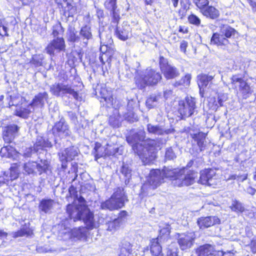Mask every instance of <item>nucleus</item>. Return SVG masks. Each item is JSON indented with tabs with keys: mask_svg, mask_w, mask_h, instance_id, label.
<instances>
[{
	"mask_svg": "<svg viewBox=\"0 0 256 256\" xmlns=\"http://www.w3.org/2000/svg\"><path fill=\"white\" fill-rule=\"evenodd\" d=\"M213 247L210 244H205L198 246L195 252L197 256H210Z\"/></svg>",
	"mask_w": 256,
	"mask_h": 256,
	"instance_id": "473e14b6",
	"label": "nucleus"
},
{
	"mask_svg": "<svg viewBox=\"0 0 256 256\" xmlns=\"http://www.w3.org/2000/svg\"><path fill=\"white\" fill-rule=\"evenodd\" d=\"M207 134L202 132L192 134L191 136L196 142L200 152L204 151L206 148V138Z\"/></svg>",
	"mask_w": 256,
	"mask_h": 256,
	"instance_id": "aec40b11",
	"label": "nucleus"
},
{
	"mask_svg": "<svg viewBox=\"0 0 256 256\" xmlns=\"http://www.w3.org/2000/svg\"><path fill=\"white\" fill-rule=\"evenodd\" d=\"M133 245L130 242L123 240L120 246L118 256H129L132 252Z\"/></svg>",
	"mask_w": 256,
	"mask_h": 256,
	"instance_id": "c756f323",
	"label": "nucleus"
},
{
	"mask_svg": "<svg viewBox=\"0 0 256 256\" xmlns=\"http://www.w3.org/2000/svg\"><path fill=\"white\" fill-rule=\"evenodd\" d=\"M160 70L166 80L175 79L180 75L178 70L171 65L168 58L160 56L158 60Z\"/></svg>",
	"mask_w": 256,
	"mask_h": 256,
	"instance_id": "423d86ee",
	"label": "nucleus"
},
{
	"mask_svg": "<svg viewBox=\"0 0 256 256\" xmlns=\"http://www.w3.org/2000/svg\"><path fill=\"white\" fill-rule=\"evenodd\" d=\"M118 117V116L116 115L110 116L108 118L110 125L114 128L118 127L120 126V122Z\"/></svg>",
	"mask_w": 256,
	"mask_h": 256,
	"instance_id": "864d4df0",
	"label": "nucleus"
},
{
	"mask_svg": "<svg viewBox=\"0 0 256 256\" xmlns=\"http://www.w3.org/2000/svg\"><path fill=\"white\" fill-rule=\"evenodd\" d=\"M222 250H216L213 247L210 256H222Z\"/></svg>",
	"mask_w": 256,
	"mask_h": 256,
	"instance_id": "69168bd1",
	"label": "nucleus"
},
{
	"mask_svg": "<svg viewBox=\"0 0 256 256\" xmlns=\"http://www.w3.org/2000/svg\"><path fill=\"white\" fill-rule=\"evenodd\" d=\"M104 46H102L100 48V54L99 56V59L103 66L106 62H107L108 64H110L112 61V54L111 52L107 50L104 51L102 50V48Z\"/></svg>",
	"mask_w": 256,
	"mask_h": 256,
	"instance_id": "58836bf2",
	"label": "nucleus"
},
{
	"mask_svg": "<svg viewBox=\"0 0 256 256\" xmlns=\"http://www.w3.org/2000/svg\"><path fill=\"white\" fill-rule=\"evenodd\" d=\"M64 32V28L62 26L60 22H58L56 24L53 26L52 34L54 37H58L60 34H62Z\"/></svg>",
	"mask_w": 256,
	"mask_h": 256,
	"instance_id": "8fccbe9b",
	"label": "nucleus"
},
{
	"mask_svg": "<svg viewBox=\"0 0 256 256\" xmlns=\"http://www.w3.org/2000/svg\"><path fill=\"white\" fill-rule=\"evenodd\" d=\"M196 224L200 230H204L220 224V220L216 216H201L197 219Z\"/></svg>",
	"mask_w": 256,
	"mask_h": 256,
	"instance_id": "4468645a",
	"label": "nucleus"
},
{
	"mask_svg": "<svg viewBox=\"0 0 256 256\" xmlns=\"http://www.w3.org/2000/svg\"><path fill=\"white\" fill-rule=\"evenodd\" d=\"M78 208L72 204H68L66 206V212L70 220L73 219L74 222L81 220L82 212H78Z\"/></svg>",
	"mask_w": 256,
	"mask_h": 256,
	"instance_id": "393cba45",
	"label": "nucleus"
},
{
	"mask_svg": "<svg viewBox=\"0 0 256 256\" xmlns=\"http://www.w3.org/2000/svg\"><path fill=\"white\" fill-rule=\"evenodd\" d=\"M176 236L177 243L181 250L188 251L194 245L196 236L194 232L176 233Z\"/></svg>",
	"mask_w": 256,
	"mask_h": 256,
	"instance_id": "0eeeda50",
	"label": "nucleus"
},
{
	"mask_svg": "<svg viewBox=\"0 0 256 256\" xmlns=\"http://www.w3.org/2000/svg\"><path fill=\"white\" fill-rule=\"evenodd\" d=\"M63 1L66 2V6H64L62 2H58L56 3L60 12L65 16L68 18L73 17L77 13L78 8L76 6H73L72 4L68 2L67 0H63Z\"/></svg>",
	"mask_w": 256,
	"mask_h": 256,
	"instance_id": "dca6fc26",
	"label": "nucleus"
},
{
	"mask_svg": "<svg viewBox=\"0 0 256 256\" xmlns=\"http://www.w3.org/2000/svg\"><path fill=\"white\" fill-rule=\"evenodd\" d=\"M120 226V224L118 222H117L116 220H115L112 222L111 224V226H109V228H110V230H116Z\"/></svg>",
	"mask_w": 256,
	"mask_h": 256,
	"instance_id": "0e129e2a",
	"label": "nucleus"
},
{
	"mask_svg": "<svg viewBox=\"0 0 256 256\" xmlns=\"http://www.w3.org/2000/svg\"><path fill=\"white\" fill-rule=\"evenodd\" d=\"M37 172L40 175L43 174H46L48 172H50L52 166L50 162L48 160H40L39 162H37Z\"/></svg>",
	"mask_w": 256,
	"mask_h": 256,
	"instance_id": "7c9ffc66",
	"label": "nucleus"
},
{
	"mask_svg": "<svg viewBox=\"0 0 256 256\" xmlns=\"http://www.w3.org/2000/svg\"><path fill=\"white\" fill-rule=\"evenodd\" d=\"M30 63L36 68L42 65V58L40 55L34 54L30 58Z\"/></svg>",
	"mask_w": 256,
	"mask_h": 256,
	"instance_id": "3c124183",
	"label": "nucleus"
},
{
	"mask_svg": "<svg viewBox=\"0 0 256 256\" xmlns=\"http://www.w3.org/2000/svg\"><path fill=\"white\" fill-rule=\"evenodd\" d=\"M12 234L14 238L23 236L28 237L32 236L34 232L32 228L24 225L20 230L12 232Z\"/></svg>",
	"mask_w": 256,
	"mask_h": 256,
	"instance_id": "72a5a7b5",
	"label": "nucleus"
},
{
	"mask_svg": "<svg viewBox=\"0 0 256 256\" xmlns=\"http://www.w3.org/2000/svg\"><path fill=\"white\" fill-rule=\"evenodd\" d=\"M146 130L149 134H163V130L158 125L154 126L150 124L146 125Z\"/></svg>",
	"mask_w": 256,
	"mask_h": 256,
	"instance_id": "49530a36",
	"label": "nucleus"
},
{
	"mask_svg": "<svg viewBox=\"0 0 256 256\" xmlns=\"http://www.w3.org/2000/svg\"><path fill=\"white\" fill-rule=\"evenodd\" d=\"M132 28L129 25L123 26L122 28L116 26L114 29V34L120 40L126 41L130 37Z\"/></svg>",
	"mask_w": 256,
	"mask_h": 256,
	"instance_id": "412c9836",
	"label": "nucleus"
},
{
	"mask_svg": "<svg viewBox=\"0 0 256 256\" xmlns=\"http://www.w3.org/2000/svg\"><path fill=\"white\" fill-rule=\"evenodd\" d=\"M80 34L84 40H86V42H84V43L85 45H87L88 40L92 39V38L91 28L88 25L82 26L80 30Z\"/></svg>",
	"mask_w": 256,
	"mask_h": 256,
	"instance_id": "a19ab883",
	"label": "nucleus"
},
{
	"mask_svg": "<svg viewBox=\"0 0 256 256\" xmlns=\"http://www.w3.org/2000/svg\"><path fill=\"white\" fill-rule=\"evenodd\" d=\"M19 127L16 124H10L4 128L2 138L6 143L10 144L14 140L18 132Z\"/></svg>",
	"mask_w": 256,
	"mask_h": 256,
	"instance_id": "2eb2a0df",
	"label": "nucleus"
},
{
	"mask_svg": "<svg viewBox=\"0 0 256 256\" xmlns=\"http://www.w3.org/2000/svg\"><path fill=\"white\" fill-rule=\"evenodd\" d=\"M48 98V96L47 92H39L34 96L31 102L29 104V106H40L41 108H42L44 105V100H47Z\"/></svg>",
	"mask_w": 256,
	"mask_h": 256,
	"instance_id": "a878e982",
	"label": "nucleus"
},
{
	"mask_svg": "<svg viewBox=\"0 0 256 256\" xmlns=\"http://www.w3.org/2000/svg\"><path fill=\"white\" fill-rule=\"evenodd\" d=\"M230 84L236 94L243 100L247 99L252 94L254 90L250 84L238 74L232 75Z\"/></svg>",
	"mask_w": 256,
	"mask_h": 256,
	"instance_id": "20e7f679",
	"label": "nucleus"
},
{
	"mask_svg": "<svg viewBox=\"0 0 256 256\" xmlns=\"http://www.w3.org/2000/svg\"><path fill=\"white\" fill-rule=\"evenodd\" d=\"M196 100L191 96H186L178 101L176 112L180 120H186L196 112Z\"/></svg>",
	"mask_w": 256,
	"mask_h": 256,
	"instance_id": "39448f33",
	"label": "nucleus"
},
{
	"mask_svg": "<svg viewBox=\"0 0 256 256\" xmlns=\"http://www.w3.org/2000/svg\"><path fill=\"white\" fill-rule=\"evenodd\" d=\"M128 201L124 188L116 187L108 198L100 202V208L110 211L117 210L124 207Z\"/></svg>",
	"mask_w": 256,
	"mask_h": 256,
	"instance_id": "f03ea898",
	"label": "nucleus"
},
{
	"mask_svg": "<svg viewBox=\"0 0 256 256\" xmlns=\"http://www.w3.org/2000/svg\"><path fill=\"white\" fill-rule=\"evenodd\" d=\"M4 20L0 19V35L2 36H8L7 28L3 24Z\"/></svg>",
	"mask_w": 256,
	"mask_h": 256,
	"instance_id": "6e6d98bb",
	"label": "nucleus"
},
{
	"mask_svg": "<svg viewBox=\"0 0 256 256\" xmlns=\"http://www.w3.org/2000/svg\"><path fill=\"white\" fill-rule=\"evenodd\" d=\"M216 172L214 168H204L200 172L198 183L206 186H212L214 184L212 182L216 179Z\"/></svg>",
	"mask_w": 256,
	"mask_h": 256,
	"instance_id": "9b49d317",
	"label": "nucleus"
},
{
	"mask_svg": "<svg viewBox=\"0 0 256 256\" xmlns=\"http://www.w3.org/2000/svg\"><path fill=\"white\" fill-rule=\"evenodd\" d=\"M52 144L48 140H46L44 138H40L36 139V142L34 144V150L36 152H38L40 150H44L47 148H50Z\"/></svg>",
	"mask_w": 256,
	"mask_h": 256,
	"instance_id": "2f4dec72",
	"label": "nucleus"
},
{
	"mask_svg": "<svg viewBox=\"0 0 256 256\" xmlns=\"http://www.w3.org/2000/svg\"><path fill=\"white\" fill-rule=\"evenodd\" d=\"M165 158L167 160H172L176 158L175 154L172 148L170 147L166 149L165 152Z\"/></svg>",
	"mask_w": 256,
	"mask_h": 256,
	"instance_id": "5fc2aeb1",
	"label": "nucleus"
},
{
	"mask_svg": "<svg viewBox=\"0 0 256 256\" xmlns=\"http://www.w3.org/2000/svg\"><path fill=\"white\" fill-rule=\"evenodd\" d=\"M188 10V8H186V5L178 10V14L180 19H183L186 17Z\"/></svg>",
	"mask_w": 256,
	"mask_h": 256,
	"instance_id": "4d7b16f0",
	"label": "nucleus"
},
{
	"mask_svg": "<svg viewBox=\"0 0 256 256\" xmlns=\"http://www.w3.org/2000/svg\"><path fill=\"white\" fill-rule=\"evenodd\" d=\"M66 44L63 37H56L52 40L45 48V50L48 54L54 56L55 52H65Z\"/></svg>",
	"mask_w": 256,
	"mask_h": 256,
	"instance_id": "9d476101",
	"label": "nucleus"
},
{
	"mask_svg": "<svg viewBox=\"0 0 256 256\" xmlns=\"http://www.w3.org/2000/svg\"><path fill=\"white\" fill-rule=\"evenodd\" d=\"M78 150L74 146H69L64 150L58 153V157L60 162H68L74 160L78 156Z\"/></svg>",
	"mask_w": 256,
	"mask_h": 256,
	"instance_id": "f3484780",
	"label": "nucleus"
},
{
	"mask_svg": "<svg viewBox=\"0 0 256 256\" xmlns=\"http://www.w3.org/2000/svg\"><path fill=\"white\" fill-rule=\"evenodd\" d=\"M145 75L150 86L156 85L162 79L161 74L152 68L147 70Z\"/></svg>",
	"mask_w": 256,
	"mask_h": 256,
	"instance_id": "6ab92c4d",
	"label": "nucleus"
},
{
	"mask_svg": "<svg viewBox=\"0 0 256 256\" xmlns=\"http://www.w3.org/2000/svg\"><path fill=\"white\" fill-rule=\"evenodd\" d=\"M168 178L166 170L152 168L150 172L146 183L150 188L155 190L164 183V179Z\"/></svg>",
	"mask_w": 256,
	"mask_h": 256,
	"instance_id": "6e6552de",
	"label": "nucleus"
},
{
	"mask_svg": "<svg viewBox=\"0 0 256 256\" xmlns=\"http://www.w3.org/2000/svg\"><path fill=\"white\" fill-rule=\"evenodd\" d=\"M170 229V226L162 228L159 230L158 237L155 238H158L160 242H167L172 238Z\"/></svg>",
	"mask_w": 256,
	"mask_h": 256,
	"instance_id": "c85d7f7f",
	"label": "nucleus"
},
{
	"mask_svg": "<svg viewBox=\"0 0 256 256\" xmlns=\"http://www.w3.org/2000/svg\"><path fill=\"white\" fill-rule=\"evenodd\" d=\"M8 182L9 179L8 176L2 174L0 176V186L4 184L8 183Z\"/></svg>",
	"mask_w": 256,
	"mask_h": 256,
	"instance_id": "e2e57ef3",
	"label": "nucleus"
},
{
	"mask_svg": "<svg viewBox=\"0 0 256 256\" xmlns=\"http://www.w3.org/2000/svg\"><path fill=\"white\" fill-rule=\"evenodd\" d=\"M192 74L187 73L182 76L180 80L175 81L172 84V86L180 90L186 88L190 86Z\"/></svg>",
	"mask_w": 256,
	"mask_h": 256,
	"instance_id": "5701e85b",
	"label": "nucleus"
},
{
	"mask_svg": "<svg viewBox=\"0 0 256 256\" xmlns=\"http://www.w3.org/2000/svg\"><path fill=\"white\" fill-rule=\"evenodd\" d=\"M106 148L102 146V144L98 142H96L94 148V158L96 160L101 158H106L109 154L106 152Z\"/></svg>",
	"mask_w": 256,
	"mask_h": 256,
	"instance_id": "cd10ccee",
	"label": "nucleus"
},
{
	"mask_svg": "<svg viewBox=\"0 0 256 256\" xmlns=\"http://www.w3.org/2000/svg\"><path fill=\"white\" fill-rule=\"evenodd\" d=\"M193 2L201 13L210 4L209 0H193Z\"/></svg>",
	"mask_w": 256,
	"mask_h": 256,
	"instance_id": "09e8293b",
	"label": "nucleus"
},
{
	"mask_svg": "<svg viewBox=\"0 0 256 256\" xmlns=\"http://www.w3.org/2000/svg\"><path fill=\"white\" fill-rule=\"evenodd\" d=\"M118 0H105L104 5L105 8L110 12L112 23L118 25L120 22V10L118 8Z\"/></svg>",
	"mask_w": 256,
	"mask_h": 256,
	"instance_id": "ddd939ff",
	"label": "nucleus"
},
{
	"mask_svg": "<svg viewBox=\"0 0 256 256\" xmlns=\"http://www.w3.org/2000/svg\"><path fill=\"white\" fill-rule=\"evenodd\" d=\"M132 149L144 166L153 164L158 157V152L161 149V144L158 139L147 138L144 144L136 142Z\"/></svg>",
	"mask_w": 256,
	"mask_h": 256,
	"instance_id": "f257e3e1",
	"label": "nucleus"
},
{
	"mask_svg": "<svg viewBox=\"0 0 256 256\" xmlns=\"http://www.w3.org/2000/svg\"><path fill=\"white\" fill-rule=\"evenodd\" d=\"M50 91L52 95L56 96H60L61 94H72L76 100H78V91L75 90L68 85H64L60 83H55L51 86Z\"/></svg>",
	"mask_w": 256,
	"mask_h": 256,
	"instance_id": "1a4fd4ad",
	"label": "nucleus"
},
{
	"mask_svg": "<svg viewBox=\"0 0 256 256\" xmlns=\"http://www.w3.org/2000/svg\"><path fill=\"white\" fill-rule=\"evenodd\" d=\"M214 79V76L204 74H200L197 76V80L199 86L206 87L209 82Z\"/></svg>",
	"mask_w": 256,
	"mask_h": 256,
	"instance_id": "4c0bfd02",
	"label": "nucleus"
},
{
	"mask_svg": "<svg viewBox=\"0 0 256 256\" xmlns=\"http://www.w3.org/2000/svg\"><path fill=\"white\" fill-rule=\"evenodd\" d=\"M197 172L189 170L185 175L184 178L182 179L180 186H189L192 184L194 182L195 179L197 177Z\"/></svg>",
	"mask_w": 256,
	"mask_h": 256,
	"instance_id": "bb28decb",
	"label": "nucleus"
},
{
	"mask_svg": "<svg viewBox=\"0 0 256 256\" xmlns=\"http://www.w3.org/2000/svg\"><path fill=\"white\" fill-rule=\"evenodd\" d=\"M54 200L52 199H42L39 204L38 208L40 211L47 213L52 208Z\"/></svg>",
	"mask_w": 256,
	"mask_h": 256,
	"instance_id": "ea45409f",
	"label": "nucleus"
},
{
	"mask_svg": "<svg viewBox=\"0 0 256 256\" xmlns=\"http://www.w3.org/2000/svg\"><path fill=\"white\" fill-rule=\"evenodd\" d=\"M131 170L129 167L126 165L123 164L120 168V172L125 176H128L131 174Z\"/></svg>",
	"mask_w": 256,
	"mask_h": 256,
	"instance_id": "13d9d810",
	"label": "nucleus"
},
{
	"mask_svg": "<svg viewBox=\"0 0 256 256\" xmlns=\"http://www.w3.org/2000/svg\"><path fill=\"white\" fill-rule=\"evenodd\" d=\"M52 130L54 136H60L61 134H64L65 136H68L70 134L68 126L62 120L56 122Z\"/></svg>",
	"mask_w": 256,
	"mask_h": 256,
	"instance_id": "a211bd4d",
	"label": "nucleus"
},
{
	"mask_svg": "<svg viewBox=\"0 0 256 256\" xmlns=\"http://www.w3.org/2000/svg\"><path fill=\"white\" fill-rule=\"evenodd\" d=\"M16 152L14 147L8 145L2 147L0 150V155L3 158H12Z\"/></svg>",
	"mask_w": 256,
	"mask_h": 256,
	"instance_id": "79ce46f5",
	"label": "nucleus"
},
{
	"mask_svg": "<svg viewBox=\"0 0 256 256\" xmlns=\"http://www.w3.org/2000/svg\"><path fill=\"white\" fill-rule=\"evenodd\" d=\"M188 45V42L185 40H182L180 42V48L182 52L184 54L186 53V48Z\"/></svg>",
	"mask_w": 256,
	"mask_h": 256,
	"instance_id": "052dcab7",
	"label": "nucleus"
},
{
	"mask_svg": "<svg viewBox=\"0 0 256 256\" xmlns=\"http://www.w3.org/2000/svg\"><path fill=\"white\" fill-rule=\"evenodd\" d=\"M172 94V90H166L164 92V96L166 98H168Z\"/></svg>",
	"mask_w": 256,
	"mask_h": 256,
	"instance_id": "774afa93",
	"label": "nucleus"
},
{
	"mask_svg": "<svg viewBox=\"0 0 256 256\" xmlns=\"http://www.w3.org/2000/svg\"><path fill=\"white\" fill-rule=\"evenodd\" d=\"M37 162H28L24 164V170L28 174H35L37 170Z\"/></svg>",
	"mask_w": 256,
	"mask_h": 256,
	"instance_id": "a18cd8bd",
	"label": "nucleus"
},
{
	"mask_svg": "<svg viewBox=\"0 0 256 256\" xmlns=\"http://www.w3.org/2000/svg\"><path fill=\"white\" fill-rule=\"evenodd\" d=\"M83 222L86 224L88 230H92L94 227V213L88 210L85 216L83 218Z\"/></svg>",
	"mask_w": 256,
	"mask_h": 256,
	"instance_id": "e433bc0d",
	"label": "nucleus"
},
{
	"mask_svg": "<svg viewBox=\"0 0 256 256\" xmlns=\"http://www.w3.org/2000/svg\"><path fill=\"white\" fill-rule=\"evenodd\" d=\"M100 102L105 103L106 106L107 108H119L118 104L116 106L115 104L116 100L114 98L112 92L108 90L106 87L102 88L100 90Z\"/></svg>",
	"mask_w": 256,
	"mask_h": 256,
	"instance_id": "f8f14e48",
	"label": "nucleus"
},
{
	"mask_svg": "<svg viewBox=\"0 0 256 256\" xmlns=\"http://www.w3.org/2000/svg\"><path fill=\"white\" fill-rule=\"evenodd\" d=\"M201 14L206 18L212 20L218 19L220 16V12L219 10L214 6H208Z\"/></svg>",
	"mask_w": 256,
	"mask_h": 256,
	"instance_id": "4be33fe9",
	"label": "nucleus"
},
{
	"mask_svg": "<svg viewBox=\"0 0 256 256\" xmlns=\"http://www.w3.org/2000/svg\"><path fill=\"white\" fill-rule=\"evenodd\" d=\"M68 192L71 196H78V191L76 188L73 185L70 186L68 188Z\"/></svg>",
	"mask_w": 256,
	"mask_h": 256,
	"instance_id": "680f3d73",
	"label": "nucleus"
},
{
	"mask_svg": "<svg viewBox=\"0 0 256 256\" xmlns=\"http://www.w3.org/2000/svg\"><path fill=\"white\" fill-rule=\"evenodd\" d=\"M178 32L183 34H186L188 32V28L185 26H180L178 27Z\"/></svg>",
	"mask_w": 256,
	"mask_h": 256,
	"instance_id": "338daca9",
	"label": "nucleus"
},
{
	"mask_svg": "<svg viewBox=\"0 0 256 256\" xmlns=\"http://www.w3.org/2000/svg\"><path fill=\"white\" fill-rule=\"evenodd\" d=\"M236 34L238 32L234 28L227 24H221L220 32L212 34L210 44L223 49L227 48L230 44L229 39L234 38Z\"/></svg>",
	"mask_w": 256,
	"mask_h": 256,
	"instance_id": "7ed1b4c3",
	"label": "nucleus"
},
{
	"mask_svg": "<svg viewBox=\"0 0 256 256\" xmlns=\"http://www.w3.org/2000/svg\"><path fill=\"white\" fill-rule=\"evenodd\" d=\"M80 38L77 34V32L74 30H70L68 32V41L70 42L74 43L80 40Z\"/></svg>",
	"mask_w": 256,
	"mask_h": 256,
	"instance_id": "603ef678",
	"label": "nucleus"
},
{
	"mask_svg": "<svg viewBox=\"0 0 256 256\" xmlns=\"http://www.w3.org/2000/svg\"><path fill=\"white\" fill-rule=\"evenodd\" d=\"M248 246L250 248V251L254 254H256V238L251 240Z\"/></svg>",
	"mask_w": 256,
	"mask_h": 256,
	"instance_id": "bf43d9fd",
	"label": "nucleus"
},
{
	"mask_svg": "<svg viewBox=\"0 0 256 256\" xmlns=\"http://www.w3.org/2000/svg\"><path fill=\"white\" fill-rule=\"evenodd\" d=\"M158 238H153L150 240L149 247L150 252L152 256H163L162 246Z\"/></svg>",
	"mask_w": 256,
	"mask_h": 256,
	"instance_id": "b1692460",
	"label": "nucleus"
},
{
	"mask_svg": "<svg viewBox=\"0 0 256 256\" xmlns=\"http://www.w3.org/2000/svg\"><path fill=\"white\" fill-rule=\"evenodd\" d=\"M86 230L88 229L86 226H80L74 228L72 230L73 236L78 240L86 238H87Z\"/></svg>",
	"mask_w": 256,
	"mask_h": 256,
	"instance_id": "37998d69",
	"label": "nucleus"
},
{
	"mask_svg": "<svg viewBox=\"0 0 256 256\" xmlns=\"http://www.w3.org/2000/svg\"><path fill=\"white\" fill-rule=\"evenodd\" d=\"M230 208L232 212L238 214L243 213L246 210L242 204L236 200H234L232 201V204Z\"/></svg>",
	"mask_w": 256,
	"mask_h": 256,
	"instance_id": "c03bdc74",
	"label": "nucleus"
},
{
	"mask_svg": "<svg viewBox=\"0 0 256 256\" xmlns=\"http://www.w3.org/2000/svg\"><path fill=\"white\" fill-rule=\"evenodd\" d=\"M134 83L137 88L139 90L144 89L147 86H150L145 74H138L134 78Z\"/></svg>",
	"mask_w": 256,
	"mask_h": 256,
	"instance_id": "c9c22d12",
	"label": "nucleus"
},
{
	"mask_svg": "<svg viewBox=\"0 0 256 256\" xmlns=\"http://www.w3.org/2000/svg\"><path fill=\"white\" fill-rule=\"evenodd\" d=\"M30 106L29 104L26 107L16 105V108L14 111V115L22 118H28L31 113Z\"/></svg>",
	"mask_w": 256,
	"mask_h": 256,
	"instance_id": "f704fd0d",
	"label": "nucleus"
},
{
	"mask_svg": "<svg viewBox=\"0 0 256 256\" xmlns=\"http://www.w3.org/2000/svg\"><path fill=\"white\" fill-rule=\"evenodd\" d=\"M188 21L190 24L199 26L201 24L200 18L193 13H191L188 16Z\"/></svg>",
	"mask_w": 256,
	"mask_h": 256,
	"instance_id": "de8ad7c7",
	"label": "nucleus"
}]
</instances>
